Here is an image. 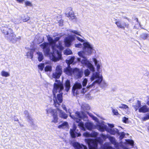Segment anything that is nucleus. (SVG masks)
Listing matches in <instances>:
<instances>
[{"mask_svg":"<svg viewBox=\"0 0 149 149\" xmlns=\"http://www.w3.org/2000/svg\"><path fill=\"white\" fill-rule=\"evenodd\" d=\"M84 73L83 71L77 68H74L73 74L76 79H78L81 77Z\"/></svg>","mask_w":149,"mask_h":149,"instance_id":"obj_14","label":"nucleus"},{"mask_svg":"<svg viewBox=\"0 0 149 149\" xmlns=\"http://www.w3.org/2000/svg\"><path fill=\"white\" fill-rule=\"evenodd\" d=\"M83 51L79 52L78 54L79 56L82 57L83 59L81 60V63L87 67L91 71L94 72L95 68L93 66L85 57V54L91 55L93 50V45L88 42H84L83 43Z\"/></svg>","mask_w":149,"mask_h":149,"instance_id":"obj_4","label":"nucleus"},{"mask_svg":"<svg viewBox=\"0 0 149 149\" xmlns=\"http://www.w3.org/2000/svg\"><path fill=\"white\" fill-rule=\"evenodd\" d=\"M87 81L88 80L86 79L85 78L84 79L82 83V85L84 87L86 86L87 84Z\"/></svg>","mask_w":149,"mask_h":149,"instance_id":"obj_41","label":"nucleus"},{"mask_svg":"<svg viewBox=\"0 0 149 149\" xmlns=\"http://www.w3.org/2000/svg\"><path fill=\"white\" fill-rule=\"evenodd\" d=\"M141 102L139 100H137V103L136 105H133V106L135 109V111H137L141 107Z\"/></svg>","mask_w":149,"mask_h":149,"instance_id":"obj_23","label":"nucleus"},{"mask_svg":"<svg viewBox=\"0 0 149 149\" xmlns=\"http://www.w3.org/2000/svg\"><path fill=\"white\" fill-rule=\"evenodd\" d=\"M64 54L68 55L72 54V52L70 49H66L64 51Z\"/></svg>","mask_w":149,"mask_h":149,"instance_id":"obj_35","label":"nucleus"},{"mask_svg":"<svg viewBox=\"0 0 149 149\" xmlns=\"http://www.w3.org/2000/svg\"><path fill=\"white\" fill-rule=\"evenodd\" d=\"M112 144L115 145V146L116 149L119 148V143L118 142L115 141L114 138L113 137H112Z\"/></svg>","mask_w":149,"mask_h":149,"instance_id":"obj_31","label":"nucleus"},{"mask_svg":"<svg viewBox=\"0 0 149 149\" xmlns=\"http://www.w3.org/2000/svg\"><path fill=\"white\" fill-rule=\"evenodd\" d=\"M119 139L120 140L123 139L125 136V134L124 132H122L119 135Z\"/></svg>","mask_w":149,"mask_h":149,"instance_id":"obj_42","label":"nucleus"},{"mask_svg":"<svg viewBox=\"0 0 149 149\" xmlns=\"http://www.w3.org/2000/svg\"><path fill=\"white\" fill-rule=\"evenodd\" d=\"M92 116V119L95 120V121H98V119L96 117L94 116Z\"/></svg>","mask_w":149,"mask_h":149,"instance_id":"obj_52","label":"nucleus"},{"mask_svg":"<svg viewBox=\"0 0 149 149\" xmlns=\"http://www.w3.org/2000/svg\"><path fill=\"white\" fill-rule=\"evenodd\" d=\"M66 16L68 17H70L72 19H73L75 18L74 13H73L72 15H66Z\"/></svg>","mask_w":149,"mask_h":149,"instance_id":"obj_44","label":"nucleus"},{"mask_svg":"<svg viewBox=\"0 0 149 149\" xmlns=\"http://www.w3.org/2000/svg\"><path fill=\"white\" fill-rule=\"evenodd\" d=\"M92 118V116H93L92 114L89 113L88 112H86Z\"/></svg>","mask_w":149,"mask_h":149,"instance_id":"obj_55","label":"nucleus"},{"mask_svg":"<svg viewBox=\"0 0 149 149\" xmlns=\"http://www.w3.org/2000/svg\"><path fill=\"white\" fill-rule=\"evenodd\" d=\"M85 141L88 144L89 149H98L97 142L94 139H86Z\"/></svg>","mask_w":149,"mask_h":149,"instance_id":"obj_9","label":"nucleus"},{"mask_svg":"<svg viewBox=\"0 0 149 149\" xmlns=\"http://www.w3.org/2000/svg\"><path fill=\"white\" fill-rule=\"evenodd\" d=\"M149 119V113H148L146 115L143 117V121H146Z\"/></svg>","mask_w":149,"mask_h":149,"instance_id":"obj_43","label":"nucleus"},{"mask_svg":"<svg viewBox=\"0 0 149 149\" xmlns=\"http://www.w3.org/2000/svg\"><path fill=\"white\" fill-rule=\"evenodd\" d=\"M45 67L44 64L43 63H40L38 65V68L40 71H42L43 70Z\"/></svg>","mask_w":149,"mask_h":149,"instance_id":"obj_36","label":"nucleus"},{"mask_svg":"<svg viewBox=\"0 0 149 149\" xmlns=\"http://www.w3.org/2000/svg\"><path fill=\"white\" fill-rule=\"evenodd\" d=\"M104 149H112V147L108 143H105L102 146Z\"/></svg>","mask_w":149,"mask_h":149,"instance_id":"obj_28","label":"nucleus"},{"mask_svg":"<svg viewBox=\"0 0 149 149\" xmlns=\"http://www.w3.org/2000/svg\"><path fill=\"white\" fill-rule=\"evenodd\" d=\"M97 116H98V117H100L98 115H96Z\"/></svg>","mask_w":149,"mask_h":149,"instance_id":"obj_63","label":"nucleus"},{"mask_svg":"<svg viewBox=\"0 0 149 149\" xmlns=\"http://www.w3.org/2000/svg\"><path fill=\"white\" fill-rule=\"evenodd\" d=\"M99 130L101 132H104L105 130L110 133L111 134L112 133V130L108 128V127L104 125H100L98 127Z\"/></svg>","mask_w":149,"mask_h":149,"instance_id":"obj_16","label":"nucleus"},{"mask_svg":"<svg viewBox=\"0 0 149 149\" xmlns=\"http://www.w3.org/2000/svg\"><path fill=\"white\" fill-rule=\"evenodd\" d=\"M62 108L65 111L67 112V113H68L66 109V107L65 105L64 104H62Z\"/></svg>","mask_w":149,"mask_h":149,"instance_id":"obj_51","label":"nucleus"},{"mask_svg":"<svg viewBox=\"0 0 149 149\" xmlns=\"http://www.w3.org/2000/svg\"><path fill=\"white\" fill-rule=\"evenodd\" d=\"M76 127L75 125H73V128L70 130V134L72 138H75L76 137L79 136L81 135L80 133L77 132L76 131Z\"/></svg>","mask_w":149,"mask_h":149,"instance_id":"obj_15","label":"nucleus"},{"mask_svg":"<svg viewBox=\"0 0 149 149\" xmlns=\"http://www.w3.org/2000/svg\"><path fill=\"white\" fill-rule=\"evenodd\" d=\"M75 47L77 48H81L82 47V45L81 43L75 44Z\"/></svg>","mask_w":149,"mask_h":149,"instance_id":"obj_48","label":"nucleus"},{"mask_svg":"<svg viewBox=\"0 0 149 149\" xmlns=\"http://www.w3.org/2000/svg\"><path fill=\"white\" fill-rule=\"evenodd\" d=\"M11 21L15 24H18L21 22L20 20L17 19L13 18L11 19Z\"/></svg>","mask_w":149,"mask_h":149,"instance_id":"obj_32","label":"nucleus"},{"mask_svg":"<svg viewBox=\"0 0 149 149\" xmlns=\"http://www.w3.org/2000/svg\"><path fill=\"white\" fill-rule=\"evenodd\" d=\"M73 13H74V12L72 10H71L68 14H67L66 15H72Z\"/></svg>","mask_w":149,"mask_h":149,"instance_id":"obj_53","label":"nucleus"},{"mask_svg":"<svg viewBox=\"0 0 149 149\" xmlns=\"http://www.w3.org/2000/svg\"><path fill=\"white\" fill-rule=\"evenodd\" d=\"M92 118V116H93L92 114L89 113L88 112H86Z\"/></svg>","mask_w":149,"mask_h":149,"instance_id":"obj_54","label":"nucleus"},{"mask_svg":"<svg viewBox=\"0 0 149 149\" xmlns=\"http://www.w3.org/2000/svg\"><path fill=\"white\" fill-rule=\"evenodd\" d=\"M62 73L61 67L60 65L56 66L55 72L52 74V77L55 79H59Z\"/></svg>","mask_w":149,"mask_h":149,"instance_id":"obj_12","label":"nucleus"},{"mask_svg":"<svg viewBox=\"0 0 149 149\" xmlns=\"http://www.w3.org/2000/svg\"><path fill=\"white\" fill-rule=\"evenodd\" d=\"M100 118H101L102 119H103V120H104V119H103L102 117H100Z\"/></svg>","mask_w":149,"mask_h":149,"instance_id":"obj_62","label":"nucleus"},{"mask_svg":"<svg viewBox=\"0 0 149 149\" xmlns=\"http://www.w3.org/2000/svg\"><path fill=\"white\" fill-rule=\"evenodd\" d=\"M90 72L89 70L86 69L84 70V73L86 76H88L90 74Z\"/></svg>","mask_w":149,"mask_h":149,"instance_id":"obj_38","label":"nucleus"},{"mask_svg":"<svg viewBox=\"0 0 149 149\" xmlns=\"http://www.w3.org/2000/svg\"><path fill=\"white\" fill-rule=\"evenodd\" d=\"M139 111L140 113H143L149 112V108L146 105H144L139 109Z\"/></svg>","mask_w":149,"mask_h":149,"instance_id":"obj_17","label":"nucleus"},{"mask_svg":"<svg viewBox=\"0 0 149 149\" xmlns=\"http://www.w3.org/2000/svg\"><path fill=\"white\" fill-rule=\"evenodd\" d=\"M37 54L38 55V58L39 61H41L44 58V56L42 52H38Z\"/></svg>","mask_w":149,"mask_h":149,"instance_id":"obj_24","label":"nucleus"},{"mask_svg":"<svg viewBox=\"0 0 149 149\" xmlns=\"http://www.w3.org/2000/svg\"><path fill=\"white\" fill-rule=\"evenodd\" d=\"M14 120L15 121L19 122V120H18V119L17 118H16L15 117H14Z\"/></svg>","mask_w":149,"mask_h":149,"instance_id":"obj_57","label":"nucleus"},{"mask_svg":"<svg viewBox=\"0 0 149 149\" xmlns=\"http://www.w3.org/2000/svg\"><path fill=\"white\" fill-rule=\"evenodd\" d=\"M110 140L111 142H112V138H110Z\"/></svg>","mask_w":149,"mask_h":149,"instance_id":"obj_61","label":"nucleus"},{"mask_svg":"<svg viewBox=\"0 0 149 149\" xmlns=\"http://www.w3.org/2000/svg\"><path fill=\"white\" fill-rule=\"evenodd\" d=\"M69 112L70 113V116L76 122L78 123V125L81 130L85 131L86 129L91 130L95 127V125L91 123L87 122L84 124L81 121L82 119L84 121H87L88 120L87 115L84 112L77 111L74 115L72 114L69 111Z\"/></svg>","mask_w":149,"mask_h":149,"instance_id":"obj_3","label":"nucleus"},{"mask_svg":"<svg viewBox=\"0 0 149 149\" xmlns=\"http://www.w3.org/2000/svg\"><path fill=\"white\" fill-rule=\"evenodd\" d=\"M29 17L27 16H24V18L23 19V21L24 22H26L29 20Z\"/></svg>","mask_w":149,"mask_h":149,"instance_id":"obj_45","label":"nucleus"},{"mask_svg":"<svg viewBox=\"0 0 149 149\" xmlns=\"http://www.w3.org/2000/svg\"><path fill=\"white\" fill-rule=\"evenodd\" d=\"M102 137H103L104 139H105V136L103 134L102 135Z\"/></svg>","mask_w":149,"mask_h":149,"instance_id":"obj_59","label":"nucleus"},{"mask_svg":"<svg viewBox=\"0 0 149 149\" xmlns=\"http://www.w3.org/2000/svg\"><path fill=\"white\" fill-rule=\"evenodd\" d=\"M112 112H113V114L115 115H118L119 114V113L117 110L113 109H112Z\"/></svg>","mask_w":149,"mask_h":149,"instance_id":"obj_47","label":"nucleus"},{"mask_svg":"<svg viewBox=\"0 0 149 149\" xmlns=\"http://www.w3.org/2000/svg\"><path fill=\"white\" fill-rule=\"evenodd\" d=\"M98 133L97 132L93 131L91 133L86 132L83 134L84 136L86 137H96L98 135Z\"/></svg>","mask_w":149,"mask_h":149,"instance_id":"obj_19","label":"nucleus"},{"mask_svg":"<svg viewBox=\"0 0 149 149\" xmlns=\"http://www.w3.org/2000/svg\"><path fill=\"white\" fill-rule=\"evenodd\" d=\"M132 19L133 20H134L136 21V22H137L138 23H139V22L138 20V19L136 17H132Z\"/></svg>","mask_w":149,"mask_h":149,"instance_id":"obj_49","label":"nucleus"},{"mask_svg":"<svg viewBox=\"0 0 149 149\" xmlns=\"http://www.w3.org/2000/svg\"><path fill=\"white\" fill-rule=\"evenodd\" d=\"M20 126H22V125H21V124H20Z\"/></svg>","mask_w":149,"mask_h":149,"instance_id":"obj_64","label":"nucleus"},{"mask_svg":"<svg viewBox=\"0 0 149 149\" xmlns=\"http://www.w3.org/2000/svg\"><path fill=\"white\" fill-rule=\"evenodd\" d=\"M128 119V118H126L125 117H124L123 118V121L124 123H126L127 122Z\"/></svg>","mask_w":149,"mask_h":149,"instance_id":"obj_46","label":"nucleus"},{"mask_svg":"<svg viewBox=\"0 0 149 149\" xmlns=\"http://www.w3.org/2000/svg\"><path fill=\"white\" fill-rule=\"evenodd\" d=\"M25 4L26 6H31V3L29 1H26L25 2Z\"/></svg>","mask_w":149,"mask_h":149,"instance_id":"obj_50","label":"nucleus"},{"mask_svg":"<svg viewBox=\"0 0 149 149\" xmlns=\"http://www.w3.org/2000/svg\"><path fill=\"white\" fill-rule=\"evenodd\" d=\"M81 107L84 111L88 110L90 109L89 106L88 104H83L81 106Z\"/></svg>","mask_w":149,"mask_h":149,"instance_id":"obj_26","label":"nucleus"},{"mask_svg":"<svg viewBox=\"0 0 149 149\" xmlns=\"http://www.w3.org/2000/svg\"><path fill=\"white\" fill-rule=\"evenodd\" d=\"M127 142L128 144H130L132 146H133L134 145V142L132 140L128 139Z\"/></svg>","mask_w":149,"mask_h":149,"instance_id":"obj_39","label":"nucleus"},{"mask_svg":"<svg viewBox=\"0 0 149 149\" xmlns=\"http://www.w3.org/2000/svg\"><path fill=\"white\" fill-rule=\"evenodd\" d=\"M74 59V57L73 56L70 59L66 60V62L68 64V66L64 69L63 72L69 76H71L73 74L74 68H71L70 66V65L73 63Z\"/></svg>","mask_w":149,"mask_h":149,"instance_id":"obj_7","label":"nucleus"},{"mask_svg":"<svg viewBox=\"0 0 149 149\" xmlns=\"http://www.w3.org/2000/svg\"><path fill=\"white\" fill-rule=\"evenodd\" d=\"M73 146L76 149H88L86 146L84 145H81L77 142H75L73 143Z\"/></svg>","mask_w":149,"mask_h":149,"instance_id":"obj_18","label":"nucleus"},{"mask_svg":"<svg viewBox=\"0 0 149 149\" xmlns=\"http://www.w3.org/2000/svg\"><path fill=\"white\" fill-rule=\"evenodd\" d=\"M26 56L28 58L31 57L32 58L33 57V53L32 51H30L26 53Z\"/></svg>","mask_w":149,"mask_h":149,"instance_id":"obj_37","label":"nucleus"},{"mask_svg":"<svg viewBox=\"0 0 149 149\" xmlns=\"http://www.w3.org/2000/svg\"><path fill=\"white\" fill-rule=\"evenodd\" d=\"M91 81L94 80H95V81L92 83V84H89L87 87L86 90H85L84 88L82 89L81 90L82 93H84L87 91V90L92 88L95 83H97L99 84L101 83L100 85L101 87L102 88L105 87L107 86V84L104 81H102V77L100 73L96 72L93 73L91 78Z\"/></svg>","mask_w":149,"mask_h":149,"instance_id":"obj_6","label":"nucleus"},{"mask_svg":"<svg viewBox=\"0 0 149 149\" xmlns=\"http://www.w3.org/2000/svg\"><path fill=\"white\" fill-rule=\"evenodd\" d=\"M147 130L148 132H149V124L148 126L147 127Z\"/></svg>","mask_w":149,"mask_h":149,"instance_id":"obj_58","label":"nucleus"},{"mask_svg":"<svg viewBox=\"0 0 149 149\" xmlns=\"http://www.w3.org/2000/svg\"><path fill=\"white\" fill-rule=\"evenodd\" d=\"M75 37L79 41L83 42L84 40L78 36H76L75 35H71L66 38L65 39V44L66 47H69L71 45L72 42L75 39Z\"/></svg>","mask_w":149,"mask_h":149,"instance_id":"obj_8","label":"nucleus"},{"mask_svg":"<svg viewBox=\"0 0 149 149\" xmlns=\"http://www.w3.org/2000/svg\"><path fill=\"white\" fill-rule=\"evenodd\" d=\"M115 23L118 28L125 29V28L128 29L129 28V24L127 22H121L120 21L115 19Z\"/></svg>","mask_w":149,"mask_h":149,"instance_id":"obj_10","label":"nucleus"},{"mask_svg":"<svg viewBox=\"0 0 149 149\" xmlns=\"http://www.w3.org/2000/svg\"><path fill=\"white\" fill-rule=\"evenodd\" d=\"M148 34L146 33H143L140 36L141 38L144 40L146 39L148 37Z\"/></svg>","mask_w":149,"mask_h":149,"instance_id":"obj_34","label":"nucleus"},{"mask_svg":"<svg viewBox=\"0 0 149 149\" xmlns=\"http://www.w3.org/2000/svg\"><path fill=\"white\" fill-rule=\"evenodd\" d=\"M46 111L47 114L50 113L53 116L54 120L52 121V122L54 123H56L57 122L58 118L56 110L51 108H48L46 109Z\"/></svg>","mask_w":149,"mask_h":149,"instance_id":"obj_11","label":"nucleus"},{"mask_svg":"<svg viewBox=\"0 0 149 149\" xmlns=\"http://www.w3.org/2000/svg\"><path fill=\"white\" fill-rule=\"evenodd\" d=\"M60 38L59 37H56L54 40L48 36L47 39L49 43L44 42L40 45L43 49L45 55L49 56L51 60L55 62L61 59L62 56L61 51L63 49V47L61 43L59 42L58 45H56V42Z\"/></svg>","mask_w":149,"mask_h":149,"instance_id":"obj_1","label":"nucleus"},{"mask_svg":"<svg viewBox=\"0 0 149 149\" xmlns=\"http://www.w3.org/2000/svg\"><path fill=\"white\" fill-rule=\"evenodd\" d=\"M68 31L73 33L75 34L76 35H78L80 36L81 37H82V36L80 34V32H78L77 31L71 29H69L68 30Z\"/></svg>","mask_w":149,"mask_h":149,"instance_id":"obj_30","label":"nucleus"},{"mask_svg":"<svg viewBox=\"0 0 149 149\" xmlns=\"http://www.w3.org/2000/svg\"><path fill=\"white\" fill-rule=\"evenodd\" d=\"M2 28L1 30L5 36L7 40L13 43L17 41L20 40V37H16V35L14 33L13 30L7 27V25L4 22H2L1 24Z\"/></svg>","mask_w":149,"mask_h":149,"instance_id":"obj_5","label":"nucleus"},{"mask_svg":"<svg viewBox=\"0 0 149 149\" xmlns=\"http://www.w3.org/2000/svg\"><path fill=\"white\" fill-rule=\"evenodd\" d=\"M63 89V84L60 81L57 80L56 81V82L54 84V88L53 90L54 95V105L57 107L59 113V117L64 119H66L68 115L62 110L58 109V107L63 101L62 91Z\"/></svg>","mask_w":149,"mask_h":149,"instance_id":"obj_2","label":"nucleus"},{"mask_svg":"<svg viewBox=\"0 0 149 149\" xmlns=\"http://www.w3.org/2000/svg\"><path fill=\"white\" fill-rule=\"evenodd\" d=\"M24 114L25 115V117H26L27 121L30 123H32L33 119L29 116V113L27 111H25L24 112Z\"/></svg>","mask_w":149,"mask_h":149,"instance_id":"obj_20","label":"nucleus"},{"mask_svg":"<svg viewBox=\"0 0 149 149\" xmlns=\"http://www.w3.org/2000/svg\"><path fill=\"white\" fill-rule=\"evenodd\" d=\"M77 61H80L81 60V58H77Z\"/></svg>","mask_w":149,"mask_h":149,"instance_id":"obj_60","label":"nucleus"},{"mask_svg":"<svg viewBox=\"0 0 149 149\" xmlns=\"http://www.w3.org/2000/svg\"><path fill=\"white\" fill-rule=\"evenodd\" d=\"M93 61L95 63V65L97 66V70L98 71L100 68V64L98 63V62L95 58H93Z\"/></svg>","mask_w":149,"mask_h":149,"instance_id":"obj_29","label":"nucleus"},{"mask_svg":"<svg viewBox=\"0 0 149 149\" xmlns=\"http://www.w3.org/2000/svg\"><path fill=\"white\" fill-rule=\"evenodd\" d=\"M1 75L3 77H7L10 76V73L8 72L2 70L1 72Z\"/></svg>","mask_w":149,"mask_h":149,"instance_id":"obj_27","label":"nucleus"},{"mask_svg":"<svg viewBox=\"0 0 149 149\" xmlns=\"http://www.w3.org/2000/svg\"><path fill=\"white\" fill-rule=\"evenodd\" d=\"M121 105V106L119 107L120 108L126 109L129 108L128 106L125 104H122Z\"/></svg>","mask_w":149,"mask_h":149,"instance_id":"obj_40","label":"nucleus"},{"mask_svg":"<svg viewBox=\"0 0 149 149\" xmlns=\"http://www.w3.org/2000/svg\"><path fill=\"white\" fill-rule=\"evenodd\" d=\"M82 87L81 83L79 82L75 83L72 87V92L74 96L79 93V90Z\"/></svg>","mask_w":149,"mask_h":149,"instance_id":"obj_13","label":"nucleus"},{"mask_svg":"<svg viewBox=\"0 0 149 149\" xmlns=\"http://www.w3.org/2000/svg\"><path fill=\"white\" fill-rule=\"evenodd\" d=\"M68 123L67 122H64L62 124L59 125L58 127L60 129H65L68 128Z\"/></svg>","mask_w":149,"mask_h":149,"instance_id":"obj_22","label":"nucleus"},{"mask_svg":"<svg viewBox=\"0 0 149 149\" xmlns=\"http://www.w3.org/2000/svg\"><path fill=\"white\" fill-rule=\"evenodd\" d=\"M146 104L149 106V97L148 98L147 100Z\"/></svg>","mask_w":149,"mask_h":149,"instance_id":"obj_56","label":"nucleus"},{"mask_svg":"<svg viewBox=\"0 0 149 149\" xmlns=\"http://www.w3.org/2000/svg\"><path fill=\"white\" fill-rule=\"evenodd\" d=\"M45 72H51L52 70V66L51 65H47L45 68Z\"/></svg>","mask_w":149,"mask_h":149,"instance_id":"obj_33","label":"nucleus"},{"mask_svg":"<svg viewBox=\"0 0 149 149\" xmlns=\"http://www.w3.org/2000/svg\"><path fill=\"white\" fill-rule=\"evenodd\" d=\"M65 91L68 92L70 87V82L69 80H67L66 81L65 84Z\"/></svg>","mask_w":149,"mask_h":149,"instance_id":"obj_21","label":"nucleus"},{"mask_svg":"<svg viewBox=\"0 0 149 149\" xmlns=\"http://www.w3.org/2000/svg\"><path fill=\"white\" fill-rule=\"evenodd\" d=\"M114 125L112 124V135L117 134L118 135H120V133L119 132V130L115 128H113L114 127Z\"/></svg>","mask_w":149,"mask_h":149,"instance_id":"obj_25","label":"nucleus"}]
</instances>
